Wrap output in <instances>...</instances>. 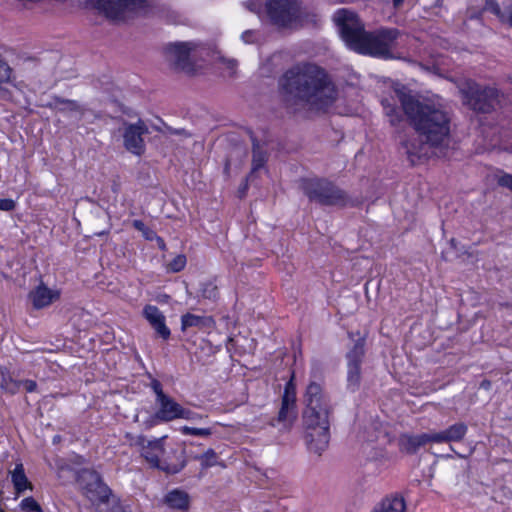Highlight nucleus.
<instances>
[{"label": "nucleus", "instance_id": "obj_16", "mask_svg": "<svg viewBox=\"0 0 512 512\" xmlns=\"http://www.w3.org/2000/svg\"><path fill=\"white\" fill-rule=\"evenodd\" d=\"M145 319L150 323L159 336L163 339H168L170 336V329L165 324V316L154 305H146L143 309Z\"/></svg>", "mask_w": 512, "mask_h": 512}, {"label": "nucleus", "instance_id": "obj_31", "mask_svg": "<svg viewBox=\"0 0 512 512\" xmlns=\"http://www.w3.org/2000/svg\"><path fill=\"white\" fill-rule=\"evenodd\" d=\"M186 265V257L183 254L175 256L166 266L168 272H180Z\"/></svg>", "mask_w": 512, "mask_h": 512}, {"label": "nucleus", "instance_id": "obj_7", "mask_svg": "<svg viewBox=\"0 0 512 512\" xmlns=\"http://www.w3.org/2000/svg\"><path fill=\"white\" fill-rule=\"evenodd\" d=\"M86 4L113 21L127 20L148 8V0H86Z\"/></svg>", "mask_w": 512, "mask_h": 512}, {"label": "nucleus", "instance_id": "obj_34", "mask_svg": "<svg viewBox=\"0 0 512 512\" xmlns=\"http://www.w3.org/2000/svg\"><path fill=\"white\" fill-rule=\"evenodd\" d=\"M184 416H180V419L190 420V421H199L203 419L201 414L193 412L189 409L183 407Z\"/></svg>", "mask_w": 512, "mask_h": 512}, {"label": "nucleus", "instance_id": "obj_15", "mask_svg": "<svg viewBox=\"0 0 512 512\" xmlns=\"http://www.w3.org/2000/svg\"><path fill=\"white\" fill-rule=\"evenodd\" d=\"M147 132V127L142 121L130 124L124 131L125 148L135 155H141L144 152L143 134Z\"/></svg>", "mask_w": 512, "mask_h": 512}, {"label": "nucleus", "instance_id": "obj_30", "mask_svg": "<svg viewBox=\"0 0 512 512\" xmlns=\"http://www.w3.org/2000/svg\"><path fill=\"white\" fill-rule=\"evenodd\" d=\"M196 459L200 461L203 468H208L217 463V454L213 449H208L202 455L197 456Z\"/></svg>", "mask_w": 512, "mask_h": 512}, {"label": "nucleus", "instance_id": "obj_17", "mask_svg": "<svg viewBox=\"0 0 512 512\" xmlns=\"http://www.w3.org/2000/svg\"><path fill=\"white\" fill-rule=\"evenodd\" d=\"M468 427L466 424L460 422L449 426L447 429L431 433L432 442L443 443V442H459L467 434Z\"/></svg>", "mask_w": 512, "mask_h": 512}, {"label": "nucleus", "instance_id": "obj_12", "mask_svg": "<svg viewBox=\"0 0 512 512\" xmlns=\"http://www.w3.org/2000/svg\"><path fill=\"white\" fill-rule=\"evenodd\" d=\"M78 482L84 495L93 505L98 506L108 500L110 490L95 471H81Z\"/></svg>", "mask_w": 512, "mask_h": 512}, {"label": "nucleus", "instance_id": "obj_29", "mask_svg": "<svg viewBox=\"0 0 512 512\" xmlns=\"http://www.w3.org/2000/svg\"><path fill=\"white\" fill-rule=\"evenodd\" d=\"M21 512H44L40 504L33 497H26L19 503Z\"/></svg>", "mask_w": 512, "mask_h": 512}, {"label": "nucleus", "instance_id": "obj_40", "mask_svg": "<svg viewBox=\"0 0 512 512\" xmlns=\"http://www.w3.org/2000/svg\"><path fill=\"white\" fill-rule=\"evenodd\" d=\"M241 38H242V40L245 43H252L254 41V38H255L254 37V32L250 31V30H247V31L242 33Z\"/></svg>", "mask_w": 512, "mask_h": 512}, {"label": "nucleus", "instance_id": "obj_13", "mask_svg": "<svg viewBox=\"0 0 512 512\" xmlns=\"http://www.w3.org/2000/svg\"><path fill=\"white\" fill-rule=\"evenodd\" d=\"M364 356V339L356 341L353 348L347 353V382L348 388L356 390L360 384V365Z\"/></svg>", "mask_w": 512, "mask_h": 512}, {"label": "nucleus", "instance_id": "obj_5", "mask_svg": "<svg viewBox=\"0 0 512 512\" xmlns=\"http://www.w3.org/2000/svg\"><path fill=\"white\" fill-rule=\"evenodd\" d=\"M125 438L129 445L139 449L141 456L152 468L159 469L168 474H176L185 466L183 455L178 454L177 451H172L175 457L173 461L169 460V457L166 456V450L164 448L166 436L148 440L143 435L127 433Z\"/></svg>", "mask_w": 512, "mask_h": 512}, {"label": "nucleus", "instance_id": "obj_43", "mask_svg": "<svg viewBox=\"0 0 512 512\" xmlns=\"http://www.w3.org/2000/svg\"><path fill=\"white\" fill-rule=\"evenodd\" d=\"M133 226L137 230L142 231L144 233L146 231V226H145V224L141 220H134L133 221Z\"/></svg>", "mask_w": 512, "mask_h": 512}, {"label": "nucleus", "instance_id": "obj_42", "mask_svg": "<svg viewBox=\"0 0 512 512\" xmlns=\"http://www.w3.org/2000/svg\"><path fill=\"white\" fill-rule=\"evenodd\" d=\"M3 82H0V98L4 100H10L11 94L8 92V90L2 85Z\"/></svg>", "mask_w": 512, "mask_h": 512}, {"label": "nucleus", "instance_id": "obj_32", "mask_svg": "<svg viewBox=\"0 0 512 512\" xmlns=\"http://www.w3.org/2000/svg\"><path fill=\"white\" fill-rule=\"evenodd\" d=\"M180 432L183 435L208 437L212 434V429L211 428H194V427H189V426H183L180 428Z\"/></svg>", "mask_w": 512, "mask_h": 512}, {"label": "nucleus", "instance_id": "obj_21", "mask_svg": "<svg viewBox=\"0 0 512 512\" xmlns=\"http://www.w3.org/2000/svg\"><path fill=\"white\" fill-rule=\"evenodd\" d=\"M485 9L495 14L502 22L512 26V0L504 1L502 7L495 0H486Z\"/></svg>", "mask_w": 512, "mask_h": 512}, {"label": "nucleus", "instance_id": "obj_2", "mask_svg": "<svg viewBox=\"0 0 512 512\" xmlns=\"http://www.w3.org/2000/svg\"><path fill=\"white\" fill-rule=\"evenodd\" d=\"M284 101L294 112H327L338 98V91L321 67L304 63L289 69L280 79Z\"/></svg>", "mask_w": 512, "mask_h": 512}, {"label": "nucleus", "instance_id": "obj_37", "mask_svg": "<svg viewBox=\"0 0 512 512\" xmlns=\"http://www.w3.org/2000/svg\"><path fill=\"white\" fill-rule=\"evenodd\" d=\"M151 388H152L153 392L155 393V396H156L155 399H161L162 397L167 395L163 392L162 385L158 380L152 381Z\"/></svg>", "mask_w": 512, "mask_h": 512}, {"label": "nucleus", "instance_id": "obj_6", "mask_svg": "<svg viewBox=\"0 0 512 512\" xmlns=\"http://www.w3.org/2000/svg\"><path fill=\"white\" fill-rule=\"evenodd\" d=\"M463 103L474 111L489 112L506 104L504 95H500L494 87L481 88L472 80H464L459 84Z\"/></svg>", "mask_w": 512, "mask_h": 512}, {"label": "nucleus", "instance_id": "obj_33", "mask_svg": "<svg viewBox=\"0 0 512 512\" xmlns=\"http://www.w3.org/2000/svg\"><path fill=\"white\" fill-rule=\"evenodd\" d=\"M265 156L254 147L253 151V169L261 168L265 163Z\"/></svg>", "mask_w": 512, "mask_h": 512}, {"label": "nucleus", "instance_id": "obj_36", "mask_svg": "<svg viewBox=\"0 0 512 512\" xmlns=\"http://www.w3.org/2000/svg\"><path fill=\"white\" fill-rule=\"evenodd\" d=\"M16 206L14 200L9 198L0 199V210L2 211H12Z\"/></svg>", "mask_w": 512, "mask_h": 512}, {"label": "nucleus", "instance_id": "obj_23", "mask_svg": "<svg viewBox=\"0 0 512 512\" xmlns=\"http://www.w3.org/2000/svg\"><path fill=\"white\" fill-rule=\"evenodd\" d=\"M54 109L58 113L67 115L68 117L79 119L83 112L80 104L73 100L57 99L54 102Z\"/></svg>", "mask_w": 512, "mask_h": 512}, {"label": "nucleus", "instance_id": "obj_28", "mask_svg": "<svg viewBox=\"0 0 512 512\" xmlns=\"http://www.w3.org/2000/svg\"><path fill=\"white\" fill-rule=\"evenodd\" d=\"M0 82H10V83L13 84V86L16 89H18L20 91L22 90V84L20 82L19 83H14L13 82V79H12V69L1 58H0Z\"/></svg>", "mask_w": 512, "mask_h": 512}, {"label": "nucleus", "instance_id": "obj_22", "mask_svg": "<svg viewBox=\"0 0 512 512\" xmlns=\"http://www.w3.org/2000/svg\"><path fill=\"white\" fill-rule=\"evenodd\" d=\"M11 481L13 483L14 489L16 491V495L19 496L26 490H32L33 486L31 482L26 477L24 467L22 463L16 464L13 471H11Z\"/></svg>", "mask_w": 512, "mask_h": 512}, {"label": "nucleus", "instance_id": "obj_27", "mask_svg": "<svg viewBox=\"0 0 512 512\" xmlns=\"http://www.w3.org/2000/svg\"><path fill=\"white\" fill-rule=\"evenodd\" d=\"M382 105L386 115L389 117L390 123L392 125H396L397 123H399L401 119L400 110L397 109L394 104L390 103L388 99H383Z\"/></svg>", "mask_w": 512, "mask_h": 512}, {"label": "nucleus", "instance_id": "obj_14", "mask_svg": "<svg viewBox=\"0 0 512 512\" xmlns=\"http://www.w3.org/2000/svg\"><path fill=\"white\" fill-rule=\"evenodd\" d=\"M155 403L157 409L151 418L150 427L161 422L180 419V416H184L183 407L168 395L161 399H155Z\"/></svg>", "mask_w": 512, "mask_h": 512}, {"label": "nucleus", "instance_id": "obj_1", "mask_svg": "<svg viewBox=\"0 0 512 512\" xmlns=\"http://www.w3.org/2000/svg\"><path fill=\"white\" fill-rule=\"evenodd\" d=\"M393 92L416 129V137L404 143L406 153L414 164L416 160L429 157L432 147L448 142L449 117L444 110L442 99L437 95L415 97L406 87L399 84L393 88Z\"/></svg>", "mask_w": 512, "mask_h": 512}, {"label": "nucleus", "instance_id": "obj_4", "mask_svg": "<svg viewBox=\"0 0 512 512\" xmlns=\"http://www.w3.org/2000/svg\"><path fill=\"white\" fill-rule=\"evenodd\" d=\"M306 408L303 412L305 441L310 451L321 454L330 440V404L322 387L310 382L305 395Z\"/></svg>", "mask_w": 512, "mask_h": 512}, {"label": "nucleus", "instance_id": "obj_35", "mask_svg": "<svg viewBox=\"0 0 512 512\" xmlns=\"http://www.w3.org/2000/svg\"><path fill=\"white\" fill-rule=\"evenodd\" d=\"M498 184L512 190V174H507V173L501 174L498 177Z\"/></svg>", "mask_w": 512, "mask_h": 512}, {"label": "nucleus", "instance_id": "obj_44", "mask_svg": "<svg viewBox=\"0 0 512 512\" xmlns=\"http://www.w3.org/2000/svg\"><path fill=\"white\" fill-rule=\"evenodd\" d=\"M157 241H158V245L161 249H165V244H164V241L161 239V238H157Z\"/></svg>", "mask_w": 512, "mask_h": 512}, {"label": "nucleus", "instance_id": "obj_45", "mask_svg": "<svg viewBox=\"0 0 512 512\" xmlns=\"http://www.w3.org/2000/svg\"><path fill=\"white\" fill-rule=\"evenodd\" d=\"M395 6H399L402 4L403 0H393Z\"/></svg>", "mask_w": 512, "mask_h": 512}, {"label": "nucleus", "instance_id": "obj_9", "mask_svg": "<svg viewBox=\"0 0 512 512\" xmlns=\"http://www.w3.org/2000/svg\"><path fill=\"white\" fill-rule=\"evenodd\" d=\"M266 8L271 21L279 27H294L301 22L299 0H267Z\"/></svg>", "mask_w": 512, "mask_h": 512}, {"label": "nucleus", "instance_id": "obj_26", "mask_svg": "<svg viewBox=\"0 0 512 512\" xmlns=\"http://www.w3.org/2000/svg\"><path fill=\"white\" fill-rule=\"evenodd\" d=\"M372 512H405L404 500L400 497L385 499Z\"/></svg>", "mask_w": 512, "mask_h": 512}, {"label": "nucleus", "instance_id": "obj_18", "mask_svg": "<svg viewBox=\"0 0 512 512\" xmlns=\"http://www.w3.org/2000/svg\"><path fill=\"white\" fill-rule=\"evenodd\" d=\"M58 297V291L51 290L42 284L30 293V299L33 306L37 309L50 305L53 301L58 299Z\"/></svg>", "mask_w": 512, "mask_h": 512}, {"label": "nucleus", "instance_id": "obj_11", "mask_svg": "<svg viewBox=\"0 0 512 512\" xmlns=\"http://www.w3.org/2000/svg\"><path fill=\"white\" fill-rule=\"evenodd\" d=\"M304 191L311 200L322 204H341L344 200V193L326 180H306Z\"/></svg>", "mask_w": 512, "mask_h": 512}, {"label": "nucleus", "instance_id": "obj_20", "mask_svg": "<svg viewBox=\"0 0 512 512\" xmlns=\"http://www.w3.org/2000/svg\"><path fill=\"white\" fill-rule=\"evenodd\" d=\"M432 442L431 433H423L418 435H403L400 438V447L407 453L416 452L421 446Z\"/></svg>", "mask_w": 512, "mask_h": 512}, {"label": "nucleus", "instance_id": "obj_8", "mask_svg": "<svg viewBox=\"0 0 512 512\" xmlns=\"http://www.w3.org/2000/svg\"><path fill=\"white\" fill-rule=\"evenodd\" d=\"M203 47L192 41L175 42L167 45L166 58L176 69L186 73L194 72L193 62L202 55Z\"/></svg>", "mask_w": 512, "mask_h": 512}, {"label": "nucleus", "instance_id": "obj_41", "mask_svg": "<svg viewBox=\"0 0 512 512\" xmlns=\"http://www.w3.org/2000/svg\"><path fill=\"white\" fill-rule=\"evenodd\" d=\"M224 64L226 66V68L228 69V73L229 75H233L234 74V71H235V68H236V61L235 60H225L224 61Z\"/></svg>", "mask_w": 512, "mask_h": 512}, {"label": "nucleus", "instance_id": "obj_19", "mask_svg": "<svg viewBox=\"0 0 512 512\" xmlns=\"http://www.w3.org/2000/svg\"><path fill=\"white\" fill-rule=\"evenodd\" d=\"M163 502L171 509L186 511L190 505V497L184 490L173 489L166 493Z\"/></svg>", "mask_w": 512, "mask_h": 512}, {"label": "nucleus", "instance_id": "obj_39", "mask_svg": "<svg viewBox=\"0 0 512 512\" xmlns=\"http://www.w3.org/2000/svg\"><path fill=\"white\" fill-rule=\"evenodd\" d=\"M216 294V287L211 284L208 285V287L203 290V296L207 298H214L216 297Z\"/></svg>", "mask_w": 512, "mask_h": 512}, {"label": "nucleus", "instance_id": "obj_10", "mask_svg": "<svg viewBox=\"0 0 512 512\" xmlns=\"http://www.w3.org/2000/svg\"><path fill=\"white\" fill-rule=\"evenodd\" d=\"M296 419V387L291 378L285 386L278 416L271 421V425L277 427L281 432H287L292 428Z\"/></svg>", "mask_w": 512, "mask_h": 512}, {"label": "nucleus", "instance_id": "obj_24", "mask_svg": "<svg viewBox=\"0 0 512 512\" xmlns=\"http://www.w3.org/2000/svg\"><path fill=\"white\" fill-rule=\"evenodd\" d=\"M212 324L213 320L211 317H205L191 313L184 314L181 317V328L183 331L191 327L198 329L209 328L212 326Z\"/></svg>", "mask_w": 512, "mask_h": 512}, {"label": "nucleus", "instance_id": "obj_3", "mask_svg": "<svg viewBox=\"0 0 512 512\" xmlns=\"http://www.w3.org/2000/svg\"><path fill=\"white\" fill-rule=\"evenodd\" d=\"M333 20L347 47L359 54L388 59L396 45L399 32L393 28H382L366 32L357 15L347 9L335 12Z\"/></svg>", "mask_w": 512, "mask_h": 512}, {"label": "nucleus", "instance_id": "obj_38", "mask_svg": "<svg viewBox=\"0 0 512 512\" xmlns=\"http://www.w3.org/2000/svg\"><path fill=\"white\" fill-rule=\"evenodd\" d=\"M21 386L29 393L35 392L37 389V383L30 379L21 381Z\"/></svg>", "mask_w": 512, "mask_h": 512}, {"label": "nucleus", "instance_id": "obj_25", "mask_svg": "<svg viewBox=\"0 0 512 512\" xmlns=\"http://www.w3.org/2000/svg\"><path fill=\"white\" fill-rule=\"evenodd\" d=\"M0 377L1 390L12 395L19 391L21 387V381L14 379L7 367L0 368Z\"/></svg>", "mask_w": 512, "mask_h": 512}]
</instances>
